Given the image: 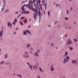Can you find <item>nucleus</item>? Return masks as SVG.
Segmentation results:
<instances>
[{"label":"nucleus","mask_w":78,"mask_h":78,"mask_svg":"<svg viewBox=\"0 0 78 78\" xmlns=\"http://www.w3.org/2000/svg\"><path fill=\"white\" fill-rule=\"evenodd\" d=\"M32 3H33V1L29 0V1L28 5H26L25 6L27 8H28L29 9H31L33 11V5L32 4Z\"/></svg>","instance_id":"obj_1"},{"label":"nucleus","mask_w":78,"mask_h":78,"mask_svg":"<svg viewBox=\"0 0 78 78\" xmlns=\"http://www.w3.org/2000/svg\"><path fill=\"white\" fill-rule=\"evenodd\" d=\"M35 11V13L34 12V19H36V17L37 16V13L38 12H37V9H33V11Z\"/></svg>","instance_id":"obj_2"},{"label":"nucleus","mask_w":78,"mask_h":78,"mask_svg":"<svg viewBox=\"0 0 78 78\" xmlns=\"http://www.w3.org/2000/svg\"><path fill=\"white\" fill-rule=\"evenodd\" d=\"M38 15L39 16V22H40V20L42 19V18H41V16H42V14H41V11H40V10H39L38 11Z\"/></svg>","instance_id":"obj_3"},{"label":"nucleus","mask_w":78,"mask_h":78,"mask_svg":"<svg viewBox=\"0 0 78 78\" xmlns=\"http://www.w3.org/2000/svg\"><path fill=\"white\" fill-rule=\"evenodd\" d=\"M40 52V51L39 50H37L36 51H35L34 53V56H39L38 53H39Z\"/></svg>","instance_id":"obj_4"},{"label":"nucleus","mask_w":78,"mask_h":78,"mask_svg":"<svg viewBox=\"0 0 78 78\" xmlns=\"http://www.w3.org/2000/svg\"><path fill=\"white\" fill-rule=\"evenodd\" d=\"M0 6H6V3L5 2H1L0 3Z\"/></svg>","instance_id":"obj_5"},{"label":"nucleus","mask_w":78,"mask_h":78,"mask_svg":"<svg viewBox=\"0 0 78 78\" xmlns=\"http://www.w3.org/2000/svg\"><path fill=\"white\" fill-rule=\"evenodd\" d=\"M72 42L70 40V39H69L67 40L66 44L67 45H70V44H72Z\"/></svg>","instance_id":"obj_6"},{"label":"nucleus","mask_w":78,"mask_h":78,"mask_svg":"<svg viewBox=\"0 0 78 78\" xmlns=\"http://www.w3.org/2000/svg\"><path fill=\"white\" fill-rule=\"evenodd\" d=\"M3 28H2V30L0 31V37H2V36H3Z\"/></svg>","instance_id":"obj_7"},{"label":"nucleus","mask_w":78,"mask_h":78,"mask_svg":"<svg viewBox=\"0 0 78 78\" xmlns=\"http://www.w3.org/2000/svg\"><path fill=\"white\" fill-rule=\"evenodd\" d=\"M25 6H26V5L25 4L22 7H21V10H22V11H23V12H24V11H25V9L24 8V7H25Z\"/></svg>","instance_id":"obj_8"},{"label":"nucleus","mask_w":78,"mask_h":78,"mask_svg":"<svg viewBox=\"0 0 78 78\" xmlns=\"http://www.w3.org/2000/svg\"><path fill=\"white\" fill-rule=\"evenodd\" d=\"M42 3H43V4L45 6V9H46V8H47V2H46V3H45V1H44V0H43L42 1Z\"/></svg>","instance_id":"obj_9"},{"label":"nucleus","mask_w":78,"mask_h":78,"mask_svg":"<svg viewBox=\"0 0 78 78\" xmlns=\"http://www.w3.org/2000/svg\"><path fill=\"white\" fill-rule=\"evenodd\" d=\"M7 26L8 27H10V28H11V26H12V24H11V23H9V22H8L7 23Z\"/></svg>","instance_id":"obj_10"},{"label":"nucleus","mask_w":78,"mask_h":78,"mask_svg":"<svg viewBox=\"0 0 78 78\" xmlns=\"http://www.w3.org/2000/svg\"><path fill=\"white\" fill-rule=\"evenodd\" d=\"M27 30H24V31H23V35H27Z\"/></svg>","instance_id":"obj_11"},{"label":"nucleus","mask_w":78,"mask_h":78,"mask_svg":"<svg viewBox=\"0 0 78 78\" xmlns=\"http://www.w3.org/2000/svg\"><path fill=\"white\" fill-rule=\"evenodd\" d=\"M51 71H52L53 72L54 70V68H53V65H52V66H51Z\"/></svg>","instance_id":"obj_12"},{"label":"nucleus","mask_w":78,"mask_h":78,"mask_svg":"<svg viewBox=\"0 0 78 78\" xmlns=\"http://www.w3.org/2000/svg\"><path fill=\"white\" fill-rule=\"evenodd\" d=\"M33 68L34 69H37V66L36 65H34L33 66Z\"/></svg>","instance_id":"obj_13"},{"label":"nucleus","mask_w":78,"mask_h":78,"mask_svg":"<svg viewBox=\"0 0 78 78\" xmlns=\"http://www.w3.org/2000/svg\"><path fill=\"white\" fill-rule=\"evenodd\" d=\"M24 14H29L30 13V12L29 11H24Z\"/></svg>","instance_id":"obj_14"},{"label":"nucleus","mask_w":78,"mask_h":78,"mask_svg":"<svg viewBox=\"0 0 78 78\" xmlns=\"http://www.w3.org/2000/svg\"><path fill=\"white\" fill-rule=\"evenodd\" d=\"M30 45H31V44H27V48H29L30 47Z\"/></svg>","instance_id":"obj_15"},{"label":"nucleus","mask_w":78,"mask_h":78,"mask_svg":"<svg viewBox=\"0 0 78 78\" xmlns=\"http://www.w3.org/2000/svg\"><path fill=\"white\" fill-rule=\"evenodd\" d=\"M69 50L71 51H72V50H73V47H71L69 46Z\"/></svg>","instance_id":"obj_16"},{"label":"nucleus","mask_w":78,"mask_h":78,"mask_svg":"<svg viewBox=\"0 0 78 78\" xmlns=\"http://www.w3.org/2000/svg\"><path fill=\"white\" fill-rule=\"evenodd\" d=\"M23 22L24 23H26L27 21V20L26 19H25L23 20Z\"/></svg>","instance_id":"obj_17"},{"label":"nucleus","mask_w":78,"mask_h":78,"mask_svg":"<svg viewBox=\"0 0 78 78\" xmlns=\"http://www.w3.org/2000/svg\"><path fill=\"white\" fill-rule=\"evenodd\" d=\"M27 33H28V34H31V32L28 30H27Z\"/></svg>","instance_id":"obj_18"},{"label":"nucleus","mask_w":78,"mask_h":78,"mask_svg":"<svg viewBox=\"0 0 78 78\" xmlns=\"http://www.w3.org/2000/svg\"><path fill=\"white\" fill-rule=\"evenodd\" d=\"M29 68H30V69H31L32 70H33V68H32V66H31V65H29Z\"/></svg>","instance_id":"obj_19"},{"label":"nucleus","mask_w":78,"mask_h":78,"mask_svg":"<svg viewBox=\"0 0 78 78\" xmlns=\"http://www.w3.org/2000/svg\"><path fill=\"white\" fill-rule=\"evenodd\" d=\"M6 65H8L9 66V65H11V63L9 62H8L6 63Z\"/></svg>","instance_id":"obj_20"},{"label":"nucleus","mask_w":78,"mask_h":78,"mask_svg":"<svg viewBox=\"0 0 78 78\" xmlns=\"http://www.w3.org/2000/svg\"><path fill=\"white\" fill-rule=\"evenodd\" d=\"M76 62V60H73L72 61V63L73 64H74V63H75Z\"/></svg>","instance_id":"obj_21"},{"label":"nucleus","mask_w":78,"mask_h":78,"mask_svg":"<svg viewBox=\"0 0 78 78\" xmlns=\"http://www.w3.org/2000/svg\"><path fill=\"white\" fill-rule=\"evenodd\" d=\"M17 75V76H19L20 78H21V77H22V76L20 74Z\"/></svg>","instance_id":"obj_22"},{"label":"nucleus","mask_w":78,"mask_h":78,"mask_svg":"<svg viewBox=\"0 0 78 78\" xmlns=\"http://www.w3.org/2000/svg\"><path fill=\"white\" fill-rule=\"evenodd\" d=\"M48 14L49 16H50V11H48Z\"/></svg>","instance_id":"obj_23"},{"label":"nucleus","mask_w":78,"mask_h":78,"mask_svg":"<svg viewBox=\"0 0 78 78\" xmlns=\"http://www.w3.org/2000/svg\"><path fill=\"white\" fill-rule=\"evenodd\" d=\"M20 23L21 25H23V23H22L21 21H20Z\"/></svg>","instance_id":"obj_24"},{"label":"nucleus","mask_w":78,"mask_h":78,"mask_svg":"<svg viewBox=\"0 0 78 78\" xmlns=\"http://www.w3.org/2000/svg\"><path fill=\"white\" fill-rule=\"evenodd\" d=\"M14 22H15L16 23H17V18H16L14 20Z\"/></svg>","instance_id":"obj_25"},{"label":"nucleus","mask_w":78,"mask_h":78,"mask_svg":"<svg viewBox=\"0 0 78 78\" xmlns=\"http://www.w3.org/2000/svg\"><path fill=\"white\" fill-rule=\"evenodd\" d=\"M7 54L6 55H4L5 56V59H6V58H8V56H7Z\"/></svg>","instance_id":"obj_26"},{"label":"nucleus","mask_w":78,"mask_h":78,"mask_svg":"<svg viewBox=\"0 0 78 78\" xmlns=\"http://www.w3.org/2000/svg\"><path fill=\"white\" fill-rule=\"evenodd\" d=\"M69 14V10H67L66 11V14Z\"/></svg>","instance_id":"obj_27"},{"label":"nucleus","mask_w":78,"mask_h":78,"mask_svg":"<svg viewBox=\"0 0 78 78\" xmlns=\"http://www.w3.org/2000/svg\"><path fill=\"white\" fill-rule=\"evenodd\" d=\"M69 57H66V59H67V60H69Z\"/></svg>","instance_id":"obj_28"},{"label":"nucleus","mask_w":78,"mask_h":78,"mask_svg":"<svg viewBox=\"0 0 78 78\" xmlns=\"http://www.w3.org/2000/svg\"><path fill=\"white\" fill-rule=\"evenodd\" d=\"M67 60H66V58L64 59V62H63V63H66V61Z\"/></svg>","instance_id":"obj_29"},{"label":"nucleus","mask_w":78,"mask_h":78,"mask_svg":"<svg viewBox=\"0 0 78 78\" xmlns=\"http://www.w3.org/2000/svg\"><path fill=\"white\" fill-rule=\"evenodd\" d=\"M24 19H25V17H23L21 18V20H23Z\"/></svg>","instance_id":"obj_30"},{"label":"nucleus","mask_w":78,"mask_h":78,"mask_svg":"<svg viewBox=\"0 0 78 78\" xmlns=\"http://www.w3.org/2000/svg\"><path fill=\"white\" fill-rule=\"evenodd\" d=\"M4 63V62L3 61H2L1 62H0V64H3Z\"/></svg>","instance_id":"obj_31"},{"label":"nucleus","mask_w":78,"mask_h":78,"mask_svg":"<svg viewBox=\"0 0 78 78\" xmlns=\"http://www.w3.org/2000/svg\"><path fill=\"white\" fill-rule=\"evenodd\" d=\"M4 7H5V6H2V7L1 9V11H3V9H4Z\"/></svg>","instance_id":"obj_32"},{"label":"nucleus","mask_w":78,"mask_h":78,"mask_svg":"<svg viewBox=\"0 0 78 78\" xmlns=\"http://www.w3.org/2000/svg\"><path fill=\"white\" fill-rule=\"evenodd\" d=\"M65 53H66L65 54V56H67L68 55V53H67V52H65Z\"/></svg>","instance_id":"obj_33"},{"label":"nucleus","mask_w":78,"mask_h":78,"mask_svg":"<svg viewBox=\"0 0 78 78\" xmlns=\"http://www.w3.org/2000/svg\"><path fill=\"white\" fill-rule=\"evenodd\" d=\"M39 69L40 71H41V72H42V69L41 68H39Z\"/></svg>","instance_id":"obj_34"},{"label":"nucleus","mask_w":78,"mask_h":78,"mask_svg":"<svg viewBox=\"0 0 78 78\" xmlns=\"http://www.w3.org/2000/svg\"><path fill=\"white\" fill-rule=\"evenodd\" d=\"M25 55H26L27 54H28V52L27 51H26L25 52Z\"/></svg>","instance_id":"obj_35"},{"label":"nucleus","mask_w":78,"mask_h":78,"mask_svg":"<svg viewBox=\"0 0 78 78\" xmlns=\"http://www.w3.org/2000/svg\"><path fill=\"white\" fill-rule=\"evenodd\" d=\"M36 2V0H33V3H34Z\"/></svg>","instance_id":"obj_36"},{"label":"nucleus","mask_w":78,"mask_h":78,"mask_svg":"<svg viewBox=\"0 0 78 78\" xmlns=\"http://www.w3.org/2000/svg\"><path fill=\"white\" fill-rule=\"evenodd\" d=\"M18 11H16L15 12V14H18Z\"/></svg>","instance_id":"obj_37"},{"label":"nucleus","mask_w":78,"mask_h":78,"mask_svg":"<svg viewBox=\"0 0 78 78\" xmlns=\"http://www.w3.org/2000/svg\"><path fill=\"white\" fill-rule=\"evenodd\" d=\"M30 53H31V54H33V52L32 51H30Z\"/></svg>","instance_id":"obj_38"},{"label":"nucleus","mask_w":78,"mask_h":78,"mask_svg":"<svg viewBox=\"0 0 78 78\" xmlns=\"http://www.w3.org/2000/svg\"><path fill=\"white\" fill-rule=\"evenodd\" d=\"M65 19H66V20H68V18L65 17Z\"/></svg>","instance_id":"obj_39"},{"label":"nucleus","mask_w":78,"mask_h":78,"mask_svg":"<svg viewBox=\"0 0 78 78\" xmlns=\"http://www.w3.org/2000/svg\"><path fill=\"white\" fill-rule=\"evenodd\" d=\"M12 24L13 25H16V22H14V23H12Z\"/></svg>","instance_id":"obj_40"},{"label":"nucleus","mask_w":78,"mask_h":78,"mask_svg":"<svg viewBox=\"0 0 78 78\" xmlns=\"http://www.w3.org/2000/svg\"><path fill=\"white\" fill-rule=\"evenodd\" d=\"M38 3H39V4H40V3H41V1H40V0H38Z\"/></svg>","instance_id":"obj_41"},{"label":"nucleus","mask_w":78,"mask_h":78,"mask_svg":"<svg viewBox=\"0 0 78 78\" xmlns=\"http://www.w3.org/2000/svg\"><path fill=\"white\" fill-rule=\"evenodd\" d=\"M61 25H58V28H60V27H61Z\"/></svg>","instance_id":"obj_42"},{"label":"nucleus","mask_w":78,"mask_h":78,"mask_svg":"<svg viewBox=\"0 0 78 78\" xmlns=\"http://www.w3.org/2000/svg\"><path fill=\"white\" fill-rule=\"evenodd\" d=\"M74 41H76V42L77 41V40H76V39L75 38L74 39Z\"/></svg>","instance_id":"obj_43"},{"label":"nucleus","mask_w":78,"mask_h":78,"mask_svg":"<svg viewBox=\"0 0 78 78\" xmlns=\"http://www.w3.org/2000/svg\"><path fill=\"white\" fill-rule=\"evenodd\" d=\"M59 4H56V7H57V6H58H58H59Z\"/></svg>","instance_id":"obj_44"},{"label":"nucleus","mask_w":78,"mask_h":78,"mask_svg":"<svg viewBox=\"0 0 78 78\" xmlns=\"http://www.w3.org/2000/svg\"><path fill=\"white\" fill-rule=\"evenodd\" d=\"M75 64L76 65V64H78V63L77 62H75Z\"/></svg>","instance_id":"obj_45"},{"label":"nucleus","mask_w":78,"mask_h":78,"mask_svg":"<svg viewBox=\"0 0 78 78\" xmlns=\"http://www.w3.org/2000/svg\"><path fill=\"white\" fill-rule=\"evenodd\" d=\"M69 28V29H70V28H72V27L71 26H70L68 27Z\"/></svg>","instance_id":"obj_46"},{"label":"nucleus","mask_w":78,"mask_h":78,"mask_svg":"<svg viewBox=\"0 0 78 78\" xmlns=\"http://www.w3.org/2000/svg\"><path fill=\"white\" fill-rule=\"evenodd\" d=\"M21 14H24V12H23H23H22Z\"/></svg>","instance_id":"obj_47"},{"label":"nucleus","mask_w":78,"mask_h":78,"mask_svg":"<svg viewBox=\"0 0 78 78\" xmlns=\"http://www.w3.org/2000/svg\"><path fill=\"white\" fill-rule=\"evenodd\" d=\"M31 27V26H30V25H29V27H28V28H30Z\"/></svg>","instance_id":"obj_48"},{"label":"nucleus","mask_w":78,"mask_h":78,"mask_svg":"<svg viewBox=\"0 0 78 78\" xmlns=\"http://www.w3.org/2000/svg\"><path fill=\"white\" fill-rule=\"evenodd\" d=\"M37 77L38 78H40V76H39L38 75L37 76Z\"/></svg>","instance_id":"obj_49"},{"label":"nucleus","mask_w":78,"mask_h":78,"mask_svg":"<svg viewBox=\"0 0 78 78\" xmlns=\"http://www.w3.org/2000/svg\"><path fill=\"white\" fill-rule=\"evenodd\" d=\"M8 9H7L5 10L6 12H8Z\"/></svg>","instance_id":"obj_50"},{"label":"nucleus","mask_w":78,"mask_h":78,"mask_svg":"<svg viewBox=\"0 0 78 78\" xmlns=\"http://www.w3.org/2000/svg\"><path fill=\"white\" fill-rule=\"evenodd\" d=\"M48 27H50H50H51V25H48Z\"/></svg>","instance_id":"obj_51"},{"label":"nucleus","mask_w":78,"mask_h":78,"mask_svg":"<svg viewBox=\"0 0 78 78\" xmlns=\"http://www.w3.org/2000/svg\"><path fill=\"white\" fill-rule=\"evenodd\" d=\"M67 36V34H66L65 35V37H66Z\"/></svg>","instance_id":"obj_52"},{"label":"nucleus","mask_w":78,"mask_h":78,"mask_svg":"<svg viewBox=\"0 0 78 78\" xmlns=\"http://www.w3.org/2000/svg\"><path fill=\"white\" fill-rule=\"evenodd\" d=\"M31 18H30V19L29 20V22H30V21H31Z\"/></svg>","instance_id":"obj_53"},{"label":"nucleus","mask_w":78,"mask_h":78,"mask_svg":"<svg viewBox=\"0 0 78 78\" xmlns=\"http://www.w3.org/2000/svg\"><path fill=\"white\" fill-rule=\"evenodd\" d=\"M26 56L27 58H28V56H27V55H26Z\"/></svg>","instance_id":"obj_54"},{"label":"nucleus","mask_w":78,"mask_h":78,"mask_svg":"<svg viewBox=\"0 0 78 78\" xmlns=\"http://www.w3.org/2000/svg\"><path fill=\"white\" fill-rule=\"evenodd\" d=\"M25 1L24 2H23L22 3H21V4H22V3H25Z\"/></svg>","instance_id":"obj_55"},{"label":"nucleus","mask_w":78,"mask_h":78,"mask_svg":"<svg viewBox=\"0 0 78 78\" xmlns=\"http://www.w3.org/2000/svg\"><path fill=\"white\" fill-rule=\"evenodd\" d=\"M51 46H53V44H51Z\"/></svg>","instance_id":"obj_56"},{"label":"nucleus","mask_w":78,"mask_h":78,"mask_svg":"<svg viewBox=\"0 0 78 78\" xmlns=\"http://www.w3.org/2000/svg\"><path fill=\"white\" fill-rule=\"evenodd\" d=\"M18 30V28H16V31H17V30Z\"/></svg>","instance_id":"obj_57"},{"label":"nucleus","mask_w":78,"mask_h":78,"mask_svg":"<svg viewBox=\"0 0 78 78\" xmlns=\"http://www.w3.org/2000/svg\"><path fill=\"white\" fill-rule=\"evenodd\" d=\"M59 7H60V8H61V5H59Z\"/></svg>","instance_id":"obj_58"},{"label":"nucleus","mask_w":78,"mask_h":78,"mask_svg":"<svg viewBox=\"0 0 78 78\" xmlns=\"http://www.w3.org/2000/svg\"><path fill=\"white\" fill-rule=\"evenodd\" d=\"M27 65H30L29 64V62H28L27 63Z\"/></svg>","instance_id":"obj_59"},{"label":"nucleus","mask_w":78,"mask_h":78,"mask_svg":"<svg viewBox=\"0 0 78 78\" xmlns=\"http://www.w3.org/2000/svg\"><path fill=\"white\" fill-rule=\"evenodd\" d=\"M56 4V3H55V2H54V5H55Z\"/></svg>","instance_id":"obj_60"},{"label":"nucleus","mask_w":78,"mask_h":78,"mask_svg":"<svg viewBox=\"0 0 78 78\" xmlns=\"http://www.w3.org/2000/svg\"><path fill=\"white\" fill-rule=\"evenodd\" d=\"M30 49H31V50H34V49H33V48H31Z\"/></svg>","instance_id":"obj_61"},{"label":"nucleus","mask_w":78,"mask_h":78,"mask_svg":"<svg viewBox=\"0 0 78 78\" xmlns=\"http://www.w3.org/2000/svg\"><path fill=\"white\" fill-rule=\"evenodd\" d=\"M28 2V1H24V2Z\"/></svg>","instance_id":"obj_62"},{"label":"nucleus","mask_w":78,"mask_h":78,"mask_svg":"<svg viewBox=\"0 0 78 78\" xmlns=\"http://www.w3.org/2000/svg\"><path fill=\"white\" fill-rule=\"evenodd\" d=\"M21 16V14H20L18 16Z\"/></svg>","instance_id":"obj_63"},{"label":"nucleus","mask_w":78,"mask_h":78,"mask_svg":"<svg viewBox=\"0 0 78 78\" xmlns=\"http://www.w3.org/2000/svg\"><path fill=\"white\" fill-rule=\"evenodd\" d=\"M63 78H66V77H63Z\"/></svg>","instance_id":"obj_64"}]
</instances>
